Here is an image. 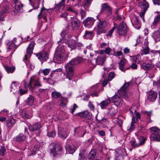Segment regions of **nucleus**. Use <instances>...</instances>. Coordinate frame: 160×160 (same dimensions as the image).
Wrapping results in <instances>:
<instances>
[{
    "instance_id": "nucleus-1",
    "label": "nucleus",
    "mask_w": 160,
    "mask_h": 160,
    "mask_svg": "<svg viewBox=\"0 0 160 160\" xmlns=\"http://www.w3.org/2000/svg\"><path fill=\"white\" fill-rule=\"evenodd\" d=\"M131 83V82L125 83L118 92L112 98V99L114 104L119 105L122 100L121 98L126 99L128 97L127 93L128 88Z\"/></svg>"
},
{
    "instance_id": "nucleus-2",
    "label": "nucleus",
    "mask_w": 160,
    "mask_h": 160,
    "mask_svg": "<svg viewBox=\"0 0 160 160\" xmlns=\"http://www.w3.org/2000/svg\"><path fill=\"white\" fill-rule=\"evenodd\" d=\"M82 58L78 57L72 59L64 66L65 69L66 78L70 80L72 79L74 71V66L80 63Z\"/></svg>"
},
{
    "instance_id": "nucleus-3",
    "label": "nucleus",
    "mask_w": 160,
    "mask_h": 160,
    "mask_svg": "<svg viewBox=\"0 0 160 160\" xmlns=\"http://www.w3.org/2000/svg\"><path fill=\"white\" fill-rule=\"evenodd\" d=\"M114 25V27L109 31L108 35L111 36L116 29V33L119 36L124 35L127 33L128 29L126 23L123 21L118 25L116 23Z\"/></svg>"
},
{
    "instance_id": "nucleus-4",
    "label": "nucleus",
    "mask_w": 160,
    "mask_h": 160,
    "mask_svg": "<svg viewBox=\"0 0 160 160\" xmlns=\"http://www.w3.org/2000/svg\"><path fill=\"white\" fill-rule=\"evenodd\" d=\"M65 52L64 49L58 46L55 53L53 58L54 62L59 63L63 62L64 60Z\"/></svg>"
},
{
    "instance_id": "nucleus-5",
    "label": "nucleus",
    "mask_w": 160,
    "mask_h": 160,
    "mask_svg": "<svg viewBox=\"0 0 160 160\" xmlns=\"http://www.w3.org/2000/svg\"><path fill=\"white\" fill-rule=\"evenodd\" d=\"M107 26V22L106 20L99 19L97 26V34L100 35L102 33H105Z\"/></svg>"
},
{
    "instance_id": "nucleus-6",
    "label": "nucleus",
    "mask_w": 160,
    "mask_h": 160,
    "mask_svg": "<svg viewBox=\"0 0 160 160\" xmlns=\"http://www.w3.org/2000/svg\"><path fill=\"white\" fill-rule=\"evenodd\" d=\"M41 86V84L38 78L36 76H33L31 78L28 87L29 88V90L32 92L36 87Z\"/></svg>"
},
{
    "instance_id": "nucleus-7",
    "label": "nucleus",
    "mask_w": 160,
    "mask_h": 160,
    "mask_svg": "<svg viewBox=\"0 0 160 160\" xmlns=\"http://www.w3.org/2000/svg\"><path fill=\"white\" fill-rule=\"evenodd\" d=\"M151 133L150 136L151 139L152 140L158 142L160 141V129L158 128L154 127L150 128Z\"/></svg>"
},
{
    "instance_id": "nucleus-8",
    "label": "nucleus",
    "mask_w": 160,
    "mask_h": 160,
    "mask_svg": "<svg viewBox=\"0 0 160 160\" xmlns=\"http://www.w3.org/2000/svg\"><path fill=\"white\" fill-rule=\"evenodd\" d=\"M51 154L55 157L58 154H60L62 152V148L61 146L58 144L53 143L50 145Z\"/></svg>"
},
{
    "instance_id": "nucleus-9",
    "label": "nucleus",
    "mask_w": 160,
    "mask_h": 160,
    "mask_svg": "<svg viewBox=\"0 0 160 160\" xmlns=\"http://www.w3.org/2000/svg\"><path fill=\"white\" fill-rule=\"evenodd\" d=\"M86 126H83L75 128L74 130L73 135L77 138L83 137L86 133Z\"/></svg>"
},
{
    "instance_id": "nucleus-10",
    "label": "nucleus",
    "mask_w": 160,
    "mask_h": 160,
    "mask_svg": "<svg viewBox=\"0 0 160 160\" xmlns=\"http://www.w3.org/2000/svg\"><path fill=\"white\" fill-rule=\"evenodd\" d=\"M101 13L104 14L107 16L112 15V8L107 3H102L101 5Z\"/></svg>"
},
{
    "instance_id": "nucleus-11",
    "label": "nucleus",
    "mask_w": 160,
    "mask_h": 160,
    "mask_svg": "<svg viewBox=\"0 0 160 160\" xmlns=\"http://www.w3.org/2000/svg\"><path fill=\"white\" fill-rule=\"evenodd\" d=\"M97 54L98 55L96 59V63L97 65H102L106 60V56L102 50L100 51Z\"/></svg>"
},
{
    "instance_id": "nucleus-12",
    "label": "nucleus",
    "mask_w": 160,
    "mask_h": 160,
    "mask_svg": "<svg viewBox=\"0 0 160 160\" xmlns=\"http://www.w3.org/2000/svg\"><path fill=\"white\" fill-rule=\"evenodd\" d=\"M146 141L145 138L143 137L139 138L137 141L133 140L130 142L131 145L134 148H137L144 144Z\"/></svg>"
},
{
    "instance_id": "nucleus-13",
    "label": "nucleus",
    "mask_w": 160,
    "mask_h": 160,
    "mask_svg": "<svg viewBox=\"0 0 160 160\" xmlns=\"http://www.w3.org/2000/svg\"><path fill=\"white\" fill-rule=\"evenodd\" d=\"M35 54L38 59L42 62L46 61L48 58V54L46 52L44 51H42Z\"/></svg>"
},
{
    "instance_id": "nucleus-14",
    "label": "nucleus",
    "mask_w": 160,
    "mask_h": 160,
    "mask_svg": "<svg viewBox=\"0 0 160 160\" xmlns=\"http://www.w3.org/2000/svg\"><path fill=\"white\" fill-rule=\"evenodd\" d=\"M42 127L41 123L37 122L32 125H30L28 126L29 129L32 132L35 131H38L39 133L40 129Z\"/></svg>"
},
{
    "instance_id": "nucleus-15",
    "label": "nucleus",
    "mask_w": 160,
    "mask_h": 160,
    "mask_svg": "<svg viewBox=\"0 0 160 160\" xmlns=\"http://www.w3.org/2000/svg\"><path fill=\"white\" fill-rule=\"evenodd\" d=\"M140 66L141 69L146 71H149L154 68V65L152 63L146 62L141 63Z\"/></svg>"
},
{
    "instance_id": "nucleus-16",
    "label": "nucleus",
    "mask_w": 160,
    "mask_h": 160,
    "mask_svg": "<svg viewBox=\"0 0 160 160\" xmlns=\"http://www.w3.org/2000/svg\"><path fill=\"white\" fill-rule=\"evenodd\" d=\"M95 20L92 17H88L83 21L84 25L86 28H90L94 24Z\"/></svg>"
},
{
    "instance_id": "nucleus-17",
    "label": "nucleus",
    "mask_w": 160,
    "mask_h": 160,
    "mask_svg": "<svg viewBox=\"0 0 160 160\" xmlns=\"http://www.w3.org/2000/svg\"><path fill=\"white\" fill-rule=\"evenodd\" d=\"M58 135L61 138L65 139L68 136V133L66 129L59 127L58 128Z\"/></svg>"
},
{
    "instance_id": "nucleus-18",
    "label": "nucleus",
    "mask_w": 160,
    "mask_h": 160,
    "mask_svg": "<svg viewBox=\"0 0 160 160\" xmlns=\"http://www.w3.org/2000/svg\"><path fill=\"white\" fill-rule=\"evenodd\" d=\"M13 2L15 5L14 8L18 12H21L23 7V4L21 2L18 0H12Z\"/></svg>"
},
{
    "instance_id": "nucleus-19",
    "label": "nucleus",
    "mask_w": 160,
    "mask_h": 160,
    "mask_svg": "<svg viewBox=\"0 0 160 160\" xmlns=\"http://www.w3.org/2000/svg\"><path fill=\"white\" fill-rule=\"evenodd\" d=\"M78 115L81 117H84L88 120L90 119L92 117V114L87 111L78 113Z\"/></svg>"
},
{
    "instance_id": "nucleus-20",
    "label": "nucleus",
    "mask_w": 160,
    "mask_h": 160,
    "mask_svg": "<svg viewBox=\"0 0 160 160\" xmlns=\"http://www.w3.org/2000/svg\"><path fill=\"white\" fill-rule=\"evenodd\" d=\"M131 22L133 26L137 29H139L140 28V23L138 18L135 16L131 20Z\"/></svg>"
},
{
    "instance_id": "nucleus-21",
    "label": "nucleus",
    "mask_w": 160,
    "mask_h": 160,
    "mask_svg": "<svg viewBox=\"0 0 160 160\" xmlns=\"http://www.w3.org/2000/svg\"><path fill=\"white\" fill-rule=\"evenodd\" d=\"M71 24L72 28L73 29H77L80 26L79 21L76 18H71Z\"/></svg>"
},
{
    "instance_id": "nucleus-22",
    "label": "nucleus",
    "mask_w": 160,
    "mask_h": 160,
    "mask_svg": "<svg viewBox=\"0 0 160 160\" xmlns=\"http://www.w3.org/2000/svg\"><path fill=\"white\" fill-rule=\"evenodd\" d=\"M157 97V93L152 91H150L148 93V99L151 102H154Z\"/></svg>"
},
{
    "instance_id": "nucleus-23",
    "label": "nucleus",
    "mask_w": 160,
    "mask_h": 160,
    "mask_svg": "<svg viewBox=\"0 0 160 160\" xmlns=\"http://www.w3.org/2000/svg\"><path fill=\"white\" fill-rule=\"evenodd\" d=\"M26 138V137L22 133H20L13 138L14 141L20 142L24 141Z\"/></svg>"
},
{
    "instance_id": "nucleus-24",
    "label": "nucleus",
    "mask_w": 160,
    "mask_h": 160,
    "mask_svg": "<svg viewBox=\"0 0 160 160\" xmlns=\"http://www.w3.org/2000/svg\"><path fill=\"white\" fill-rule=\"evenodd\" d=\"M9 7L7 5L4 6L0 5V15L1 16L4 15L5 14L8 12Z\"/></svg>"
},
{
    "instance_id": "nucleus-25",
    "label": "nucleus",
    "mask_w": 160,
    "mask_h": 160,
    "mask_svg": "<svg viewBox=\"0 0 160 160\" xmlns=\"http://www.w3.org/2000/svg\"><path fill=\"white\" fill-rule=\"evenodd\" d=\"M94 36V33L93 31H86L83 38L84 39H92Z\"/></svg>"
},
{
    "instance_id": "nucleus-26",
    "label": "nucleus",
    "mask_w": 160,
    "mask_h": 160,
    "mask_svg": "<svg viewBox=\"0 0 160 160\" xmlns=\"http://www.w3.org/2000/svg\"><path fill=\"white\" fill-rule=\"evenodd\" d=\"M35 44V42L33 41L31 42V43L29 44L28 47L27 48V54L31 55L32 53V51Z\"/></svg>"
},
{
    "instance_id": "nucleus-27",
    "label": "nucleus",
    "mask_w": 160,
    "mask_h": 160,
    "mask_svg": "<svg viewBox=\"0 0 160 160\" xmlns=\"http://www.w3.org/2000/svg\"><path fill=\"white\" fill-rule=\"evenodd\" d=\"M29 1L33 9H37L39 8L40 3V0H29Z\"/></svg>"
},
{
    "instance_id": "nucleus-28",
    "label": "nucleus",
    "mask_w": 160,
    "mask_h": 160,
    "mask_svg": "<svg viewBox=\"0 0 160 160\" xmlns=\"http://www.w3.org/2000/svg\"><path fill=\"white\" fill-rule=\"evenodd\" d=\"M66 149L67 151L69 153H72L75 152L76 148L71 144L70 145L67 144L66 146Z\"/></svg>"
},
{
    "instance_id": "nucleus-29",
    "label": "nucleus",
    "mask_w": 160,
    "mask_h": 160,
    "mask_svg": "<svg viewBox=\"0 0 160 160\" xmlns=\"http://www.w3.org/2000/svg\"><path fill=\"white\" fill-rule=\"evenodd\" d=\"M111 102V100L109 98L103 100L99 104L102 109H105Z\"/></svg>"
},
{
    "instance_id": "nucleus-30",
    "label": "nucleus",
    "mask_w": 160,
    "mask_h": 160,
    "mask_svg": "<svg viewBox=\"0 0 160 160\" xmlns=\"http://www.w3.org/2000/svg\"><path fill=\"white\" fill-rule=\"evenodd\" d=\"M152 36L156 42L160 41V28L153 33Z\"/></svg>"
},
{
    "instance_id": "nucleus-31",
    "label": "nucleus",
    "mask_w": 160,
    "mask_h": 160,
    "mask_svg": "<svg viewBox=\"0 0 160 160\" xmlns=\"http://www.w3.org/2000/svg\"><path fill=\"white\" fill-rule=\"evenodd\" d=\"M15 123V120L12 118L7 121H6V125L9 130L13 126Z\"/></svg>"
},
{
    "instance_id": "nucleus-32",
    "label": "nucleus",
    "mask_w": 160,
    "mask_h": 160,
    "mask_svg": "<svg viewBox=\"0 0 160 160\" xmlns=\"http://www.w3.org/2000/svg\"><path fill=\"white\" fill-rule=\"evenodd\" d=\"M126 59L125 58H123L121 60L119 63V68L121 71L123 72H125V71H126L127 69L129 68H128V69H126L124 68V66L126 63Z\"/></svg>"
},
{
    "instance_id": "nucleus-33",
    "label": "nucleus",
    "mask_w": 160,
    "mask_h": 160,
    "mask_svg": "<svg viewBox=\"0 0 160 160\" xmlns=\"http://www.w3.org/2000/svg\"><path fill=\"white\" fill-rule=\"evenodd\" d=\"M66 0H61L60 2L56 5L55 8L57 9V11H59L60 9H63L65 6V2Z\"/></svg>"
},
{
    "instance_id": "nucleus-34",
    "label": "nucleus",
    "mask_w": 160,
    "mask_h": 160,
    "mask_svg": "<svg viewBox=\"0 0 160 160\" xmlns=\"http://www.w3.org/2000/svg\"><path fill=\"white\" fill-rule=\"evenodd\" d=\"M21 116L24 119H27L30 118L31 115L29 114V112L26 110H23L21 114Z\"/></svg>"
},
{
    "instance_id": "nucleus-35",
    "label": "nucleus",
    "mask_w": 160,
    "mask_h": 160,
    "mask_svg": "<svg viewBox=\"0 0 160 160\" xmlns=\"http://www.w3.org/2000/svg\"><path fill=\"white\" fill-rule=\"evenodd\" d=\"M77 43L76 41L74 40H70L68 43V45L69 48L72 49H75L76 48Z\"/></svg>"
},
{
    "instance_id": "nucleus-36",
    "label": "nucleus",
    "mask_w": 160,
    "mask_h": 160,
    "mask_svg": "<svg viewBox=\"0 0 160 160\" xmlns=\"http://www.w3.org/2000/svg\"><path fill=\"white\" fill-rule=\"evenodd\" d=\"M97 151L95 149L92 150L89 154V160L93 159L97 157Z\"/></svg>"
},
{
    "instance_id": "nucleus-37",
    "label": "nucleus",
    "mask_w": 160,
    "mask_h": 160,
    "mask_svg": "<svg viewBox=\"0 0 160 160\" xmlns=\"http://www.w3.org/2000/svg\"><path fill=\"white\" fill-rule=\"evenodd\" d=\"M4 67L8 73H13L15 69L14 67H11L7 65H4Z\"/></svg>"
},
{
    "instance_id": "nucleus-38",
    "label": "nucleus",
    "mask_w": 160,
    "mask_h": 160,
    "mask_svg": "<svg viewBox=\"0 0 160 160\" xmlns=\"http://www.w3.org/2000/svg\"><path fill=\"white\" fill-rule=\"evenodd\" d=\"M130 114L133 115H134V113H136V117L138 119L140 118V114L138 112H136V110H134L133 107H131L130 110Z\"/></svg>"
},
{
    "instance_id": "nucleus-39",
    "label": "nucleus",
    "mask_w": 160,
    "mask_h": 160,
    "mask_svg": "<svg viewBox=\"0 0 160 160\" xmlns=\"http://www.w3.org/2000/svg\"><path fill=\"white\" fill-rule=\"evenodd\" d=\"M34 102V98L32 96H30L28 98L26 102L27 104L29 106H32Z\"/></svg>"
},
{
    "instance_id": "nucleus-40",
    "label": "nucleus",
    "mask_w": 160,
    "mask_h": 160,
    "mask_svg": "<svg viewBox=\"0 0 160 160\" xmlns=\"http://www.w3.org/2000/svg\"><path fill=\"white\" fill-rule=\"evenodd\" d=\"M51 95L53 98L57 99L59 98L60 97L61 94L59 92H58L56 91H54L52 92Z\"/></svg>"
},
{
    "instance_id": "nucleus-41",
    "label": "nucleus",
    "mask_w": 160,
    "mask_h": 160,
    "mask_svg": "<svg viewBox=\"0 0 160 160\" xmlns=\"http://www.w3.org/2000/svg\"><path fill=\"white\" fill-rule=\"evenodd\" d=\"M39 147V145L38 144H35L31 153L29 156L35 154L36 152L38 151Z\"/></svg>"
},
{
    "instance_id": "nucleus-42",
    "label": "nucleus",
    "mask_w": 160,
    "mask_h": 160,
    "mask_svg": "<svg viewBox=\"0 0 160 160\" xmlns=\"http://www.w3.org/2000/svg\"><path fill=\"white\" fill-rule=\"evenodd\" d=\"M92 0H85L83 2V6L84 8L87 10H88V8H85V7H88L91 4Z\"/></svg>"
},
{
    "instance_id": "nucleus-43",
    "label": "nucleus",
    "mask_w": 160,
    "mask_h": 160,
    "mask_svg": "<svg viewBox=\"0 0 160 160\" xmlns=\"http://www.w3.org/2000/svg\"><path fill=\"white\" fill-rule=\"evenodd\" d=\"M92 89L93 91V92L91 93L90 94V95L92 97H97L98 96V92L97 91V90H96V88L94 86H93L92 87Z\"/></svg>"
},
{
    "instance_id": "nucleus-44",
    "label": "nucleus",
    "mask_w": 160,
    "mask_h": 160,
    "mask_svg": "<svg viewBox=\"0 0 160 160\" xmlns=\"http://www.w3.org/2000/svg\"><path fill=\"white\" fill-rule=\"evenodd\" d=\"M6 151L5 147L3 146L0 149V160L2 158V157L4 155L5 152Z\"/></svg>"
},
{
    "instance_id": "nucleus-45",
    "label": "nucleus",
    "mask_w": 160,
    "mask_h": 160,
    "mask_svg": "<svg viewBox=\"0 0 160 160\" xmlns=\"http://www.w3.org/2000/svg\"><path fill=\"white\" fill-rule=\"evenodd\" d=\"M143 113L145 115L147 116V118H149L150 122H151L152 121L151 120L150 118L151 117L152 115V111H144L143 112Z\"/></svg>"
},
{
    "instance_id": "nucleus-46",
    "label": "nucleus",
    "mask_w": 160,
    "mask_h": 160,
    "mask_svg": "<svg viewBox=\"0 0 160 160\" xmlns=\"http://www.w3.org/2000/svg\"><path fill=\"white\" fill-rule=\"evenodd\" d=\"M150 49L148 47H146L141 51V54L142 55L148 54L149 51Z\"/></svg>"
},
{
    "instance_id": "nucleus-47",
    "label": "nucleus",
    "mask_w": 160,
    "mask_h": 160,
    "mask_svg": "<svg viewBox=\"0 0 160 160\" xmlns=\"http://www.w3.org/2000/svg\"><path fill=\"white\" fill-rule=\"evenodd\" d=\"M67 102V100L66 99L63 97H62L61 99V104L60 105L62 107L65 106Z\"/></svg>"
},
{
    "instance_id": "nucleus-48",
    "label": "nucleus",
    "mask_w": 160,
    "mask_h": 160,
    "mask_svg": "<svg viewBox=\"0 0 160 160\" xmlns=\"http://www.w3.org/2000/svg\"><path fill=\"white\" fill-rule=\"evenodd\" d=\"M108 113L111 116H113L116 113V111L114 108H111L108 112Z\"/></svg>"
},
{
    "instance_id": "nucleus-49",
    "label": "nucleus",
    "mask_w": 160,
    "mask_h": 160,
    "mask_svg": "<svg viewBox=\"0 0 160 160\" xmlns=\"http://www.w3.org/2000/svg\"><path fill=\"white\" fill-rule=\"evenodd\" d=\"M16 42V39L14 38L13 41H12V43H10L8 45V49L9 50L11 49L15 45L14 43Z\"/></svg>"
},
{
    "instance_id": "nucleus-50",
    "label": "nucleus",
    "mask_w": 160,
    "mask_h": 160,
    "mask_svg": "<svg viewBox=\"0 0 160 160\" xmlns=\"http://www.w3.org/2000/svg\"><path fill=\"white\" fill-rule=\"evenodd\" d=\"M160 20V15H158L155 18L153 24L154 25H156L159 20Z\"/></svg>"
},
{
    "instance_id": "nucleus-51",
    "label": "nucleus",
    "mask_w": 160,
    "mask_h": 160,
    "mask_svg": "<svg viewBox=\"0 0 160 160\" xmlns=\"http://www.w3.org/2000/svg\"><path fill=\"white\" fill-rule=\"evenodd\" d=\"M47 135L52 138L56 136V132L54 130H52L50 132L47 133Z\"/></svg>"
},
{
    "instance_id": "nucleus-52",
    "label": "nucleus",
    "mask_w": 160,
    "mask_h": 160,
    "mask_svg": "<svg viewBox=\"0 0 160 160\" xmlns=\"http://www.w3.org/2000/svg\"><path fill=\"white\" fill-rule=\"evenodd\" d=\"M88 107L91 110L94 111L95 108V106L91 102H89L88 104Z\"/></svg>"
},
{
    "instance_id": "nucleus-53",
    "label": "nucleus",
    "mask_w": 160,
    "mask_h": 160,
    "mask_svg": "<svg viewBox=\"0 0 160 160\" xmlns=\"http://www.w3.org/2000/svg\"><path fill=\"white\" fill-rule=\"evenodd\" d=\"M116 154H115L117 158L119 157L122 156V150H119L118 151H117L116 152Z\"/></svg>"
},
{
    "instance_id": "nucleus-54",
    "label": "nucleus",
    "mask_w": 160,
    "mask_h": 160,
    "mask_svg": "<svg viewBox=\"0 0 160 160\" xmlns=\"http://www.w3.org/2000/svg\"><path fill=\"white\" fill-rule=\"evenodd\" d=\"M87 158L82 153H80L79 154L78 160H86Z\"/></svg>"
},
{
    "instance_id": "nucleus-55",
    "label": "nucleus",
    "mask_w": 160,
    "mask_h": 160,
    "mask_svg": "<svg viewBox=\"0 0 160 160\" xmlns=\"http://www.w3.org/2000/svg\"><path fill=\"white\" fill-rule=\"evenodd\" d=\"M17 86H18V84L17 83H16V82H12L11 84V91H12V89H15L17 88Z\"/></svg>"
},
{
    "instance_id": "nucleus-56",
    "label": "nucleus",
    "mask_w": 160,
    "mask_h": 160,
    "mask_svg": "<svg viewBox=\"0 0 160 160\" xmlns=\"http://www.w3.org/2000/svg\"><path fill=\"white\" fill-rule=\"evenodd\" d=\"M19 91L20 94L22 95L26 94L28 91V89L25 88V90H23L22 89L20 88L19 89Z\"/></svg>"
},
{
    "instance_id": "nucleus-57",
    "label": "nucleus",
    "mask_w": 160,
    "mask_h": 160,
    "mask_svg": "<svg viewBox=\"0 0 160 160\" xmlns=\"http://www.w3.org/2000/svg\"><path fill=\"white\" fill-rule=\"evenodd\" d=\"M42 72L43 73L45 76L48 75L50 72V69H45L42 70Z\"/></svg>"
},
{
    "instance_id": "nucleus-58",
    "label": "nucleus",
    "mask_w": 160,
    "mask_h": 160,
    "mask_svg": "<svg viewBox=\"0 0 160 160\" xmlns=\"http://www.w3.org/2000/svg\"><path fill=\"white\" fill-rule=\"evenodd\" d=\"M111 49L109 47L106 48L105 50H103L104 52V53L107 54L108 55H109L110 54V52L111 51Z\"/></svg>"
},
{
    "instance_id": "nucleus-59",
    "label": "nucleus",
    "mask_w": 160,
    "mask_h": 160,
    "mask_svg": "<svg viewBox=\"0 0 160 160\" xmlns=\"http://www.w3.org/2000/svg\"><path fill=\"white\" fill-rule=\"evenodd\" d=\"M78 106L76 104H74L72 107V108H71L70 110H71L70 111V112L73 113L76 108H77Z\"/></svg>"
},
{
    "instance_id": "nucleus-60",
    "label": "nucleus",
    "mask_w": 160,
    "mask_h": 160,
    "mask_svg": "<svg viewBox=\"0 0 160 160\" xmlns=\"http://www.w3.org/2000/svg\"><path fill=\"white\" fill-rule=\"evenodd\" d=\"M115 74L113 72H111L109 73L108 77V79L110 81L114 77Z\"/></svg>"
},
{
    "instance_id": "nucleus-61",
    "label": "nucleus",
    "mask_w": 160,
    "mask_h": 160,
    "mask_svg": "<svg viewBox=\"0 0 160 160\" xmlns=\"http://www.w3.org/2000/svg\"><path fill=\"white\" fill-rule=\"evenodd\" d=\"M26 64L27 67L31 69H32L34 68V66L32 64L30 63L29 62H26Z\"/></svg>"
},
{
    "instance_id": "nucleus-62",
    "label": "nucleus",
    "mask_w": 160,
    "mask_h": 160,
    "mask_svg": "<svg viewBox=\"0 0 160 160\" xmlns=\"http://www.w3.org/2000/svg\"><path fill=\"white\" fill-rule=\"evenodd\" d=\"M43 79L45 80L49 84H51L53 83V81L50 78H44Z\"/></svg>"
},
{
    "instance_id": "nucleus-63",
    "label": "nucleus",
    "mask_w": 160,
    "mask_h": 160,
    "mask_svg": "<svg viewBox=\"0 0 160 160\" xmlns=\"http://www.w3.org/2000/svg\"><path fill=\"white\" fill-rule=\"evenodd\" d=\"M80 13L81 15V18H83L86 15V12L82 9H80Z\"/></svg>"
},
{
    "instance_id": "nucleus-64",
    "label": "nucleus",
    "mask_w": 160,
    "mask_h": 160,
    "mask_svg": "<svg viewBox=\"0 0 160 160\" xmlns=\"http://www.w3.org/2000/svg\"><path fill=\"white\" fill-rule=\"evenodd\" d=\"M116 122L120 127L122 126V121L121 120L117 119L116 120Z\"/></svg>"
}]
</instances>
